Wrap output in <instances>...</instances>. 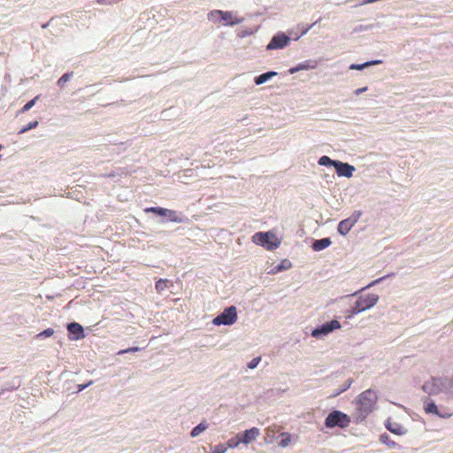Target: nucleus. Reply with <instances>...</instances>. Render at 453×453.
<instances>
[{
  "label": "nucleus",
  "instance_id": "nucleus-1",
  "mask_svg": "<svg viewBox=\"0 0 453 453\" xmlns=\"http://www.w3.org/2000/svg\"><path fill=\"white\" fill-rule=\"evenodd\" d=\"M377 402V395L372 390H365L361 393L357 400V411L362 418H365L374 409Z\"/></svg>",
  "mask_w": 453,
  "mask_h": 453
},
{
  "label": "nucleus",
  "instance_id": "nucleus-2",
  "mask_svg": "<svg viewBox=\"0 0 453 453\" xmlns=\"http://www.w3.org/2000/svg\"><path fill=\"white\" fill-rule=\"evenodd\" d=\"M379 299L380 296L373 293L358 296L357 299L351 306L350 314L357 315L372 309L377 304Z\"/></svg>",
  "mask_w": 453,
  "mask_h": 453
},
{
  "label": "nucleus",
  "instance_id": "nucleus-3",
  "mask_svg": "<svg viewBox=\"0 0 453 453\" xmlns=\"http://www.w3.org/2000/svg\"><path fill=\"white\" fill-rule=\"evenodd\" d=\"M254 243L264 247L268 250H273L278 248L280 244V241L273 234L270 232H258L252 236Z\"/></svg>",
  "mask_w": 453,
  "mask_h": 453
},
{
  "label": "nucleus",
  "instance_id": "nucleus-4",
  "mask_svg": "<svg viewBox=\"0 0 453 453\" xmlns=\"http://www.w3.org/2000/svg\"><path fill=\"white\" fill-rule=\"evenodd\" d=\"M349 417L340 411H334L330 412L325 420V425L328 428H333L334 426L345 428L349 425Z\"/></svg>",
  "mask_w": 453,
  "mask_h": 453
},
{
  "label": "nucleus",
  "instance_id": "nucleus-5",
  "mask_svg": "<svg viewBox=\"0 0 453 453\" xmlns=\"http://www.w3.org/2000/svg\"><path fill=\"white\" fill-rule=\"evenodd\" d=\"M237 320V310L234 306H230L224 310L222 313L215 317L212 320V323L215 326H230L236 322Z\"/></svg>",
  "mask_w": 453,
  "mask_h": 453
},
{
  "label": "nucleus",
  "instance_id": "nucleus-6",
  "mask_svg": "<svg viewBox=\"0 0 453 453\" xmlns=\"http://www.w3.org/2000/svg\"><path fill=\"white\" fill-rule=\"evenodd\" d=\"M422 388L428 395H441V399L444 400L443 379H432L431 380L426 382Z\"/></svg>",
  "mask_w": 453,
  "mask_h": 453
},
{
  "label": "nucleus",
  "instance_id": "nucleus-7",
  "mask_svg": "<svg viewBox=\"0 0 453 453\" xmlns=\"http://www.w3.org/2000/svg\"><path fill=\"white\" fill-rule=\"evenodd\" d=\"M341 328V323L336 320L333 319L330 322H326L323 325H321L319 327H317L311 331V336L314 338H323L332 333L333 331L336 329Z\"/></svg>",
  "mask_w": 453,
  "mask_h": 453
},
{
  "label": "nucleus",
  "instance_id": "nucleus-8",
  "mask_svg": "<svg viewBox=\"0 0 453 453\" xmlns=\"http://www.w3.org/2000/svg\"><path fill=\"white\" fill-rule=\"evenodd\" d=\"M216 17H219L221 20L226 26H234L242 22V19L234 17L231 12H224L220 10H214L208 13L209 19H213Z\"/></svg>",
  "mask_w": 453,
  "mask_h": 453
},
{
  "label": "nucleus",
  "instance_id": "nucleus-9",
  "mask_svg": "<svg viewBox=\"0 0 453 453\" xmlns=\"http://www.w3.org/2000/svg\"><path fill=\"white\" fill-rule=\"evenodd\" d=\"M361 216V211H355L350 217L342 220L338 224V232L340 234L345 236L350 229L356 225Z\"/></svg>",
  "mask_w": 453,
  "mask_h": 453
},
{
  "label": "nucleus",
  "instance_id": "nucleus-10",
  "mask_svg": "<svg viewBox=\"0 0 453 453\" xmlns=\"http://www.w3.org/2000/svg\"><path fill=\"white\" fill-rule=\"evenodd\" d=\"M334 168L339 177L351 178L356 171L353 165L342 161H337Z\"/></svg>",
  "mask_w": 453,
  "mask_h": 453
},
{
  "label": "nucleus",
  "instance_id": "nucleus-11",
  "mask_svg": "<svg viewBox=\"0 0 453 453\" xmlns=\"http://www.w3.org/2000/svg\"><path fill=\"white\" fill-rule=\"evenodd\" d=\"M67 330L70 334H73L74 336H70V340H80L85 337L84 330L81 325L76 322H72L67 325Z\"/></svg>",
  "mask_w": 453,
  "mask_h": 453
},
{
  "label": "nucleus",
  "instance_id": "nucleus-12",
  "mask_svg": "<svg viewBox=\"0 0 453 453\" xmlns=\"http://www.w3.org/2000/svg\"><path fill=\"white\" fill-rule=\"evenodd\" d=\"M260 434V431L257 427L246 430L242 434H240V439L242 443L249 444L255 441Z\"/></svg>",
  "mask_w": 453,
  "mask_h": 453
},
{
  "label": "nucleus",
  "instance_id": "nucleus-13",
  "mask_svg": "<svg viewBox=\"0 0 453 453\" xmlns=\"http://www.w3.org/2000/svg\"><path fill=\"white\" fill-rule=\"evenodd\" d=\"M385 426L387 429L396 435H403L407 434V429L404 426L399 423L392 421L391 419H388Z\"/></svg>",
  "mask_w": 453,
  "mask_h": 453
},
{
  "label": "nucleus",
  "instance_id": "nucleus-14",
  "mask_svg": "<svg viewBox=\"0 0 453 453\" xmlns=\"http://www.w3.org/2000/svg\"><path fill=\"white\" fill-rule=\"evenodd\" d=\"M317 66V63L315 61L307 60L303 63L298 64L296 67H293L289 69L290 73H295L298 71L302 70H309V69H315Z\"/></svg>",
  "mask_w": 453,
  "mask_h": 453
},
{
  "label": "nucleus",
  "instance_id": "nucleus-15",
  "mask_svg": "<svg viewBox=\"0 0 453 453\" xmlns=\"http://www.w3.org/2000/svg\"><path fill=\"white\" fill-rule=\"evenodd\" d=\"M444 400L453 398V376L450 379H443Z\"/></svg>",
  "mask_w": 453,
  "mask_h": 453
},
{
  "label": "nucleus",
  "instance_id": "nucleus-16",
  "mask_svg": "<svg viewBox=\"0 0 453 453\" xmlns=\"http://www.w3.org/2000/svg\"><path fill=\"white\" fill-rule=\"evenodd\" d=\"M331 243H332V242H331L330 238H323L320 240H316L312 243V249L315 251H320V250H323L326 249L327 247H329L331 245Z\"/></svg>",
  "mask_w": 453,
  "mask_h": 453
},
{
  "label": "nucleus",
  "instance_id": "nucleus-17",
  "mask_svg": "<svg viewBox=\"0 0 453 453\" xmlns=\"http://www.w3.org/2000/svg\"><path fill=\"white\" fill-rule=\"evenodd\" d=\"M381 63H382L381 60L377 59V60L368 61V62H365V63H363V64H351L349 68V70H358V71H361V70H364L366 67H369V66H372V65H380Z\"/></svg>",
  "mask_w": 453,
  "mask_h": 453
},
{
  "label": "nucleus",
  "instance_id": "nucleus-18",
  "mask_svg": "<svg viewBox=\"0 0 453 453\" xmlns=\"http://www.w3.org/2000/svg\"><path fill=\"white\" fill-rule=\"evenodd\" d=\"M283 48V35L274 36L266 46L267 50L281 49Z\"/></svg>",
  "mask_w": 453,
  "mask_h": 453
},
{
  "label": "nucleus",
  "instance_id": "nucleus-19",
  "mask_svg": "<svg viewBox=\"0 0 453 453\" xmlns=\"http://www.w3.org/2000/svg\"><path fill=\"white\" fill-rule=\"evenodd\" d=\"M311 27V26L306 27V28H303L299 34L298 33H294L293 31H289L288 32V35H285V46L288 45V43L289 42V41L291 39L293 40H298L299 38H301L303 35H305L309 29Z\"/></svg>",
  "mask_w": 453,
  "mask_h": 453
},
{
  "label": "nucleus",
  "instance_id": "nucleus-20",
  "mask_svg": "<svg viewBox=\"0 0 453 453\" xmlns=\"http://www.w3.org/2000/svg\"><path fill=\"white\" fill-rule=\"evenodd\" d=\"M425 411L427 413L435 414V415H437L438 417H441V418H449L450 416L449 414H441V413H440L437 405L434 403H433V402L427 403L425 406Z\"/></svg>",
  "mask_w": 453,
  "mask_h": 453
},
{
  "label": "nucleus",
  "instance_id": "nucleus-21",
  "mask_svg": "<svg viewBox=\"0 0 453 453\" xmlns=\"http://www.w3.org/2000/svg\"><path fill=\"white\" fill-rule=\"evenodd\" d=\"M277 75V73L276 72H267V73H265L255 78V83L257 85H261L265 82H266L267 81H269L271 78L274 77Z\"/></svg>",
  "mask_w": 453,
  "mask_h": 453
},
{
  "label": "nucleus",
  "instance_id": "nucleus-22",
  "mask_svg": "<svg viewBox=\"0 0 453 453\" xmlns=\"http://www.w3.org/2000/svg\"><path fill=\"white\" fill-rule=\"evenodd\" d=\"M164 211H165L164 216L168 217L170 221L177 222V223H180L183 221L181 217L178 214V212L176 211L169 210V209H165V208H164Z\"/></svg>",
  "mask_w": 453,
  "mask_h": 453
},
{
  "label": "nucleus",
  "instance_id": "nucleus-23",
  "mask_svg": "<svg viewBox=\"0 0 453 453\" xmlns=\"http://www.w3.org/2000/svg\"><path fill=\"white\" fill-rule=\"evenodd\" d=\"M338 160H333L327 156H322L319 157L318 164L322 166H334L335 167V164Z\"/></svg>",
  "mask_w": 453,
  "mask_h": 453
},
{
  "label": "nucleus",
  "instance_id": "nucleus-24",
  "mask_svg": "<svg viewBox=\"0 0 453 453\" xmlns=\"http://www.w3.org/2000/svg\"><path fill=\"white\" fill-rule=\"evenodd\" d=\"M208 427L207 424L204 422H201L199 425L195 426L191 431V436L196 437L199 435L202 432H203Z\"/></svg>",
  "mask_w": 453,
  "mask_h": 453
},
{
  "label": "nucleus",
  "instance_id": "nucleus-25",
  "mask_svg": "<svg viewBox=\"0 0 453 453\" xmlns=\"http://www.w3.org/2000/svg\"><path fill=\"white\" fill-rule=\"evenodd\" d=\"M242 442L240 439V434H238L234 438H231L228 440L227 444L226 445L228 448H236Z\"/></svg>",
  "mask_w": 453,
  "mask_h": 453
},
{
  "label": "nucleus",
  "instance_id": "nucleus-26",
  "mask_svg": "<svg viewBox=\"0 0 453 453\" xmlns=\"http://www.w3.org/2000/svg\"><path fill=\"white\" fill-rule=\"evenodd\" d=\"M144 211L146 213L152 212V213H155L159 216L165 215V212L164 211V208H161V207H148V208L144 209Z\"/></svg>",
  "mask_w": 453,
  "mask_h": 453
},
{
  "label": "nucleus",
  "instance_id": "nucleus-27",
  "mask_svg": "<svg viewBox=\"0 0 453 453\" xmlns=\"http://www.w3.org/2000/svg\"><path fill=\"white\" fill-rule=\"evenodd\" d=\"M168 280L166 279H160L156 282L155 288L157 292H162L167 288Z\"/></svg>",
  "mask_w": 453,
  "mask_h": 453
},
{
  "label": "nucleus",
  "instance_id": "nucleus-28",
  "mask_svg": "<svg viewBox=\"0 0 453 453\" xmlns=\"http://www.w3.org/2000/svg\"><path fill=\"white\" fill-rule=\"evenodd\" d=\"M226 450V444H218L211 448L210 453H225Z\"/></svg>",
  "mask_w": 453,
  "mask_h": 453
},
{
  "label": "nucleus",
  "instance_id": "nucleus-29",
  "mask_svg": "<svg viewBox=\"0 0 453 453\" xmlns=\"http://www.w3.org/2000/svg\"><path fill=\"white\" fill-rule=\"evenodd\" d=\"M380 441L386 445H388L389 448H395L397 444L391 441L389 437L386 434H383L380 436Z\"/></svg>",
  "mask_w": 453,
  "mask_h": 453
},
{
  "label": "nucleus",
  "instance_id": "nucleus-30",
  "mask_svg": "<svg viewBox=\"0 0 453 453\" xmlns=\"http://www.w3.org/2000/svg\"><path fill=\"white\" fill-rule=\"evenodd\" d=\"M39 99V96H36L34 99L27 102L23 108L20 110L21 112H26L29 111L35 104V102Z\"/></svg>",
  "mask_w": 453,
  "mask_h": 453
},
{
  "label": "nucleus",
  "instance_id": "nucleus-31",
  "mask_svg": "<svg viewBox=\"0 0 453 453\" xmlns=\"http://www.w3.org/2000/svg\"><path fill=\"white\" fill-rule=\"evenodd\" d=\"M72 76H73V73H67L63 74L58 81V85L60 87H63L65 85V83L67 82Z\"/></svg>",
  "mask_w": 453,
  "mask_h": 453
},
{
  "label": "nucleus",
  "instance_id": "nucleus-32",
  "mask_svg": "<svg viewBox=\"0 0 453 453\" xmlns=\"http://www.w3.org/2000/svg\"><path fill=\"white\" fill-rule=\"evenodd\" d=\"M54 334V330L52 328H47L43 331H42L41 333H39L37 335H36V338L37 339H41L42 337H50Z\"/></svg>",
  "mask_w": 453,
  "mask_h": 453
},
{
  "label": "nucleus",
  "instance_id": "nucleus-33",
  "mask_svg": "<svg viewBox=\"0 0 453 453\" xmlns=\"http://www.w3.org/2000/svg\"><path fill=\"white\" fill-rule=\"evenodd\" d=\"M385 279V277H381V278H379L377 280H374L373 281H372L371 283H369L366 287L363 288L361 290L357 291V292H355L354 294H352V296H357L359 292L365 290V289H367V288H370L375 285H377L378 283H380L381 280H383Z\"/></svg>",
  "mask_w": 453,
  "mask_h": 453
},
{
  "label": "nucleus",
  "instance_id": "nucleus-34",
  "mask_svg": "<svg viewBox=\"0 0 453 453\" xmlns=\"http://www.w3.org/2000/svg\"><path fill=\"white\" fill-rule=\"evenodd\" d=\"M38 121L37 120H34V121H31L29 122L26 127H24L20 131L19 133L20 134H23L30 129H33V128H35L37 126H38Z\"/></svg>",
  "mask_w": 453,
  "mask_h": 453
},
{
  "label": "nucleus",
  "instance_id": "nucleus-35",
  "mask_svg": "<svg viewBox=\"0 0 453 453\" xmlns=\"http://www.w3.org/2000/svg\"><path fill=\"white\" fill-rule=\"evenodd\" d=\"M351 380H346L340 388V389L334 395H340L341 393L346 391L351 385Z\"/></svg>",
  "mask_w": 453,
  "mask_h": 453
},
{
  "label": "nucleus",
  "instance_id": "nucleus-36",
  "mask_svg": "<svg viewBox=\"0 0 453 453\" xmlns=\"http://www.w3.org/2000/svg\"><path fill=\"white\" fill-rule=\"evenodd\" d=\"M261 360V357H255L253 358L249 364H248V367L250 369H254L257 366V365L259 364Z\"/></svg>",
  "mask_w": 453,
  "mask_h": 453
},
{
  "label": "nucleus",
  "instance_id": "nucleus-37",
  "mask_svg": "<svg viewBox=\"0 0 453 453\" xmlns=\"http://www.w3.org/2000/svg\"><path fill=\"white\" fill-rule=\"evenodd\" d=\"M140 349L138 347H132V348H128L127 349H121L118 352V355H123L125 353H128V352H135V351H138Z\"/></svg>",
  "mask_w": 453,
  "mask_h": 453
},
{
  "label": "nucleus",
  "instance_id": "nucleus-38",
  "mask_svg": "<svg viewBox=\"0 0 453 453\" xmlns=\"http://www.w3.org/2000/svg\"><path fill=\"white\" fill-rule=\"evenodd\" d=\"M367 90V87H364V88H357L356 91H355V94L357 96L365 92Z\"/></svg>",
  "mask_w": 453,
  "mask_h": 453
},
{
  "label": "nucleus",
  "instance_id": "nucleus-39",
  "mask_svg": "<svg viewBox=\"0 0 453 453\" xmlns=\"http://www.w3.org/2000/svg\"><path fill=\"white\" fill-rule=\"evenodd\" d=\"M93 383L92 380H90L88 383L85 384V385H79L78 386V389L79 391H81L83 390L84 388H86L88 386L91 385Z\"/></svg>",
  "mask_w": 453,
  "mask_h": 453
},
{
  "label": "nucleus",
  "instance_id": "nucleus-40",
  "mask_svg": "<svg viewBox=\"0 0 453 453\" xmlns=\"http://www.w3.org/2000/svg\"><path fill=\"white\" fill-rule=\"evenodd\" d=\"M105 1H106V0H97V3H98V4H105Z\"/></svg>",
  "mask_w": 453,
  "mask_h": 453
},
{
  "label": "nucleus",
  "instance_id": "nucleus-41",
  "mask_svg": "<svg viewBox=\"0 0 453 453\" xmlns=\"http://www.w3.org/2000/svg\"><path fill=\"white\" fill-rule=\"evenodd\" d=\"M282 268H283V265H282V263H280V264L278 265V270H279V271H280Z\"/></svg>",
  "mask_w": 453,
  "mask_h": 453
}]
</instances>
